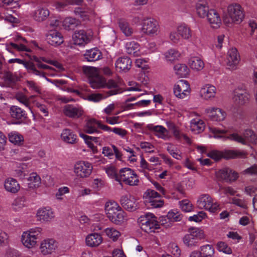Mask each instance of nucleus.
<instances>
[{
  "label": "nucleus",
  "instance_id": "57",
  "mask_svg": "<svg viewBox=\"0 0 257 257\" xmlns=\"http://www.w3.org/2000/svg\"><path fill=\"white\" fill-rule=\"evenodd\" d=\"M207 217L206 213L203 211H199L197 214L188 217L189 221H194L197 223L200 222L202 220Z\"/></svg>",
  "mask_w": 257,
  "mask_h": 257
},
{
  "label": "nucleus",
  "instance_id": "40",
  "mask_svg": "<svg viewBox=\"0 0 257 257\" xmlns=\"http://www.w3.org/2000/svg\"><path fill=\"white\" fill-rule=\"evenodd\" d=\"M176 30L180 37L184 40H188L192 37L191 29L184 23L178 25L176 27Z\"/></svg>",
  "mask_w": 257,
  "mask_h": 257
},
{
  "label": "nucleus",
  "instance_id": "11",
  "mask_svg": "<svg viewBox=\"0 0 257 257\" xmlns=\"http://www.w3.org/2000/svg\"><path fill=\"white\" fill-rule=\"evenodd\" d=\"M141 228L146 232H154L155 230L160 228V224L157 217L152 213L146 214L144 219L141 220Z\"/></svg>",
  "mask_w": 257,
  "mask_h": 257
},
{
  "label": "nucleus",
  "instance_id": "49",
  "mask_svg": "<svg viewBox=\"0 0 257 257\" xmlns=\"http://www.w3.org/2000/svg\"><path fill=\"white\" fill-rule=\"evenodd\" d=\"M166 124L175 139L176 140L180 141L182 139V133L179 127L171 122H167Z\"/></svg>",
  "mask_w": 257,
  "mask_h": 257
},
{
  "label": "nucleus",
  "instance_id": "42",
  "mask_svg": "<svg viewBox=\"0 0 257 257\" xmlns=\"http://www.w3.org/2000/svg\"><path fill=\"white\" fill-rule=\"evenodd\" d=\"M8 138L11 143L17 146L22 145L24 142L23 135L17 131H12L9 133Z\"/></svg>",
  "mask_w": 257,
  "mask_h": 257
},
{
  "label": "nucleus",
  "instance_id": "10",
  "mask_svg": "<svg viewBox=\"0 0 257 257\" xmlns=\"http://www.w3.org/2000/svg\"><path fill=\"white\" fill-rule=\"evenodd\" d=\"M93 169L92 164L86 161H78L73 166V172L75 176L80 179L89 177Z\"/></svg>",
  "mask_w": 257,
  "mask_h": 257
},
{
  "label": "nucleus",
  "instance_id": "24",
  "mask_svg": "<svg viewBox=\"0 0 257 257\" xmlns=\"http://www.w3.org/2000/svg\"><path fill=\"white\" fill-rule=\"evenodd\" d=\"M205 18L211 28L218 29L221 26L222 24L221 17L216 10L210 9Z\"/></svg>",
  "mask_w": 257,
  "mask_h": 257
},
{
  "label": "nucleus",
  "instance_id": "22",
  "mask_svg": "<svg viewBox=\"0 0 257 257\" xmlns=\"http://www.w3.org/2000/svg\"><path fill=\"white\" fill-rule=\"evenodd\" d=\"M240 57L237 50L235 48H230L227 55V67L231 70H234L237 69L239 64Z\"/></svg>",
  "mask_w": 257,
  "mask_h": 257
},
{
  "label": "nucleus",
  "instance_id": "51",
  "mask_svg": "<svg viewBox=\"0 0 257 257\" xmlns=\"http://www.w3.org/2000/svg\"><path fill=\"white\" fill-rule=\"evenodd\" d=\"M118 26L122 33L127 37L131 36L133 33V29L129 24L124 20H119Z\"/></svg>",
  "mask_w": 257,
  "mask_h": 257
},
{
  "label": "nucleus",
  "instance_id": "61",
  "mask_svg": "<svg viewBox=\"0 0 257 257\" xmlns=\"http://www.w3.org/2000/svg\"><path fill=\"white\" fill-rule=\"evenodd\" d=\"M140 147L142 150L147 153H153L155 152V147L151 143L147 142H142L140 143Z\"/></svg>",
  "mask_w": 257,
  "mask_h": 257
},
{
  "label": "nucleus",
  "instance_id": "28",
  "mask_svg": "<svg viewBox=\"0 0 257 257\" xmlns=\"http://www.w3.org/2000/svg\"><path fill=\"white\" fill-rule=\"evenodd\" d=\"M46 40L49 44L54 46L60 45L63 42L62 34L55 30H51L48 32Z\"/></svg>",
  "mask_w": 257,
  "mask_h": 257
},
{
  "label": "nucleus",
  "instance_id": "5",
  "mask_svg": "<svg viewBox=\"0 0 257 257\" xmlns=\"http://www.w3.org/2000/svg\"><path fill=\"white\" fill-rule=\"evenodd\" d=\"M142 33L149 37L157 36L160 32V27L158 21L152 17H147L142 22Z\"/></svg>",
  "mask_w": 257,
  "mask_h": 257
},
{
  "label": "nucleus",
  "instance_id": "52",
  "mask_svg": "<svg viewBox=\"0 0 257 257\" xmlns=\"http://www.w3.org/2000/svg\"><path fill=\"white\" fill-rule=\"evenodd\" d=\"M78 24V21L76 19L71 17H67L63 21V26L67 30L74 29Z\"/></svg>",
  "mask_w": 257,
  "mask_h": 257
},
{
  "label": "nucleus",
  "instance_id": "26",
  "mask_svg": "<svg viewBox=\"0 0 257 257\" xmlns=\"http://www.w3.org/2000/svg\"><path fill=\"white\" fill-rule=\"evenodd\" d=\"M74 14L84 21H89L95 18L96 13L94 9L87 8L86 10L80 7L76 8Z\"/></svg>",
  "mask_w": 257,
  "mask_h": 257
},
{
  "label": "nucleus",
  "instance_id": "58",
  "mask_svg": "<svg viewBox=\"0 0 257 257\" xmlns=\"http://www.w3.org/2000/svg\"><path fill=\"white\" fill-rule=\"evenodd\" d=\"M167 217L171 221H179L182 219V215L177 210L169 211L167 215Z\"/></svg>",
  "mask_w": 257,
  "mask_h": 257
},
{
  "label": "nucleus",
  "instance_id": "43",
  "mask_svg": "<svg viewBox=\"0 0 257 257\" xmlns=\"http://www.w3.org/2000/svg\"><path fill=\"white\" fill-rule=\"evenodd\" d=\"M175 74L179 77H186L189 74L190 70L185 64H177L174 67Z\"/></svg>",
  "mask_w": 257,
  "mask_h": 257
},
{
  "label": "nucleus",
  "instance_id": "37",
  "mask_svg": "<svg viewBox=\"0 0 257 257\" xmlns=\"http://www.w3.org/2000/svg\"><path fill=\"white\" fill-rule=\"evenodd\" d=\"M125 49L127 54L134 56H139L142 54L140 45L135 41L127 42L125 44Z\"/></svg>",
  "mask_w": 257,
  "mask_h": 257
},
{
  "label": "nucleus",
  "instance_id": "17",
  "mask_svg": "<svg viewBox=\"0 0 257 257\" xmlns=\"http://www.w3.org/2000/svg\"><path fill=\"white\" fill-rule=\"evenodd\" d=\"M190 90V85L185 80H180L179 82L175 84L173 87L175 96L179 99H184L187 97L189 95Z\"/></svg>",
  "mask_w": 257,
  "mask_h": 257
},
{
  "label": "nucleus",
  "instance_id": "47",
  "mask_svg": "<svg viewBox=\"0 0 257 257\" xmlns=\"http://www.w3.org/2000/svg\"><path fill=\"white\" fill-rule=\"evenodd\" d=\"M10 114L12 117L17 119L24 118L26 117L25 111L17 106H12L11 107Z\"/></svg>",
  "mask_w": 257,
  "mask_h": 257
},
{
  "label": "nucleus",
  "instance_id": "55",
  "mask_svg": "<svg viewBox=\"0 0 257 257\" xmlns=\"http://www.w3.org/2000/svg\"><path fill=\"white\" fill-rule=\"evenodd\" d=\"M104 170L108 177L111 179H114L117 181L118 178V174H117L115 168L111 165L106 166Z\"/></svg>",
  "mask_w": 257,
  "mask_h": 257
},
{
  "label": "nucleus",
  "instance_id": "44",
  "mask_svg": "<svg viewBox=\"0 0 257 257\" xmlns=\"http://www.w3.org/2000/svg\"><path fill=\"white\" fill-rule=\"evenodd\" d=\"M117 93L116 90L110 91L107 95H104L101 93H92L88 95L86 99L94 102H98L105 99L108 96L113 95Z\"/></svg>",
  "mask_w": 257,
  "mask_h": 257
},
{
  "label": "nucleus",
  "instance_id": "64",
  "mask_svg": "<svg viewBox=\"0 0 257 257\" xmlns=\"http://www.w3.org/2000/svg\"><path fill=\"white\" fill-rule=\"evenodd\" d=\"M34 105L39 109V110L44 114L45 116L49 115L48 107L46 105L42 104L37 100L34 101Z\"/></svg>",
  "mask_w": 257,
  "mask_h": 257
},
{
  "label": "nucleus",
  "instance_id": "14",
  "mask_svg": "<svg viewBox=\"0 0 257 257\" xmlns=\"http://www.w3.org/2000/svg\"><path fill=\"white\" fill-rule=\"evenodd\" d=\"M99 128L105 132L111 131V127L101 123L100 121L94 118L87 120L83 126V131L87 134H93L99 133L97 128Z\"/></svg>",
  "mask_w": 257,
  "mask_h": 257
},
{
  "label": "nucleus",
  "instance_id": "31",
  "mask_svg": "<svg viewBox=\"0 0 257 257\" xmlns=\"http://www.w3.org/2000/svg\"><path fill=\"white\" fill-rule=\"evenodd\" d=\"M61 139L64 142L69 144H75L78 142L77 135L69 128L63 130L61 134Z\"/></svg>",
  "mask_w": 257,
  "mask_h": 257
},
{
  "label": "nucleus",
  "instance_id": "2",
  "mask_svg": "<svg viewBox=\"0 0 257 257\" xmlns=\"http://www.w3.org/2000/svg\"><path fill=\"white\" fill-rule=\"evenodd\" d=\"M244 18V9L239 4L232 3L227 6L226 15L224 18V23L227 27L240 24Z\"/></svg>",
  "mask_w": 257,
  "mask_h": 257
},
{
  "label": "nucleus",
  "instance_id": "27",
  "mask_svg": "<svg viewBox=\"0 0 257 257\" xmlns=\"http://www.w3.org/2000/svg\"><path fill=\"white\" fill-rule=\"evenodd\" d=\"M5 190L12 194H16L20 190V185L18 181L12 177H8L4 182Z\"/></svg>",
  "mask_w": 257,
  "mask_h": 257
},
{
  "label": "nucleus",
  "instance_id": "20",
  "mask_svg": "<svg viewBox=\"0 0 257 257\" xmlns=\"http://www.w3.org/2000/svg\"><path fill=\"white\" fill-rule=\"evenodd\" d=\"M147 127L159 139H161L165 141H168L171 139L172 137L169 131L163 125H155L153 124H148Z\"/></svg>",
  "mask_w": 257,
  "mask_h": 257
},
{
  "label": "nucleus",
  "instance_id": "6",
  "mask_svg": "<svg viewBox=\"0 0 257 257\" xmlns=\"http://www.w3.org/2000/svg\"><path fill=\"white\" fill-rule=\"evenodd\" d=\"M204 231L198 227H192L189 229L188 233L183 237L184 243L189 247L197 245L199 240L204 238Z\"/></svg>",
  "mask_w": 257,
  "mask_h": 257
},
{
  "label": "nucleus",
  "instance_id": "7",
  "mask_svg": "<svg viewBox=\"0 0 257 257\" xmlns=\"http://www.w3.org/2000/svg\"><path fill=\"white\" fill-rule=\"evenodd\" d=\"M227 139L243 145H247L249 143L255 144L257 141V136L252 130L247 128L244 131L242 136L233 133L230 134Z\"/></svg>",
  "mask_w": 257,
  "mask_h": 257
},
{
  "label": "nucleus",
  "instance_id": "60",
  "mask_svg": "<svg viewBox=\"0 0 257 257\" xmlns=\"http://www.w3.org/2000/svg\"><path fill=\"white\" fill-rule=\"evenodd\" d=\"M217 250L220 252H223L226 254H231L232 250L231 248L224 242L220 241L217 244Z\"/></svg>",
  "mask_w": 257,
  "mask_h": 257
},
{
  "label": "nucleus",
  "instance_id": "34",
  "mask_svg": "<svg viewBox=\"0 0 257 257\" xmlns=\"http://www.w3.org/2000/svg\"><path fill=\"white\" fill-rule=\"evenodd\" d=\"M115 65L117 71L126 72L131 67L132 61L127 57H120L117 59Z\"/></svg>",
  "mask_w": 257,
  "mask_h": 257
},
{
  "label": "nucleus",
  "instance_id": "62",
  "mask_svg": "<svg viewBox=\"0 0 257 257\" xmlns=\"http://www.w3.org/2000/svg\"><path fill=\"white\" fill-rule=\"evenodd\" d=\"M104 184L103 179L97 178L93 179L91 186L95 191H99L104 186Z\"/></svg>",
  "mask_w": 257,
  "mask_h": 257
},
{
  "label": "nucleus",
  "instance_id": "35",
  "mask_svg": "<svg viewBox=\"0 0 257 257\" xmlns=\"http://www.w3.org/2000/svg\"><path fill=\"white\" fill-rule=\"evenodd\" d=\"M190 127L192 132L198 134L204 131L205 124L203 120L199 118H195L191 120Z\"/></svg>",
  "mask_w": 257,
  "mask_h": 257
},
{
  "label": "nucleus",
  "instance_id": "25",
  "mask_svg": "<svg viewBox=\"0 0 257 257\" xmlns=\"http://www.w3.org/2000/svg\"><path fill=\"white\" fill-rule=\"evenodd\" d=\"M58 242L53 239H47L42 241L40 248L44 255L51 254L58 248Z\"/></svg>",
  "mask_w": 257,
  "mask_h": 257
},
{
  "label": "nucleus",
  "instance_id": "18",
  "mask_svg": "<svg viewBox=\"0 0 257 257\" xmlns=\"http://www.w3.org/2000/svg\"><path fill=\"white\" fill-rule=\"evenodd\" d=\"M249 98V94L245 86H238L234 90L233 100L235 105L238 106L244 105L248 101Z\"/></svg>",
  "mask_w": 257,
  "mask_h": 257
},
{
  "label": "nucleus",
  "instance_id": "56",
  "mask_svg": "<svg viewBox=\"0 0 257 257\" xmlns=\"http://www.w3.org/2000/svg\"><path fill=\"white\" fill-rule=\"evenodd\" d=\"M139 167V170L140 172L143 173L146 171H151L153 170L152 166L149 164L142 156H141Z\"/></svg>",
  "mask_w": 257,
  "mask_h": 257
},
{
  "label": "nucleus",
  "instance_id": "13",
  "mask_svg": "<svg viewBox=\"0 0 257 257\" xmlns=\"http://www.w3.org/2000/svg\"><path fill=\"white\" fill-rule=\"evenodd\" d=\"M62 113L66 117L72 119H78L84 113L82 106L77 104H67L62 108Z\"/></svg>",
  "mask_w": 257,
  "mask_h": 257
},
{
  "label": "nucleus",
  "instance_id": "16",
  "mask_svg": "<svg viewBox=\"0 0 257 257\" xmlns=\"http://www.w3.org/2000/svg\"><path fill=\"white\" fill-rule=\"evenodd\" d=\"M204 113L207 117L212 121H223L227 116L225 111L215 106L207 107L204 110Z\"/></svg>",
  "mask_w": 257,
  "mask_h": 257
},
{
  "label": "nucleus",
  "instance_id": "8",
  "mask_svg": "<svg viewBox=\"0 0 257 257\" xmlns=\"http://www.w3.org/2000/svg\"><path fill=\"white\" fill-rule=\"evenodd\" d=\"M117 181L122 182L126 185L133 186L139 184V179L134 170L125 167L119 170Z\"/></svg>",
  "mask_w": 257,
  "mask_h": 257
},
{
  "label": "nucleus",
  "instance_id": "63",
  "mask_svg": "<svg viewBox=\"0 0 257 257\" xmlns=\"http://www.w3.org/2000/svg\"><path fill=\"white\" fill-rule=\"evenodd\" d=\"M222 151H219L216 150H211L207 154V156L217 161L223 158Z\"/></svg>",
  "mask_w": 257,
  "mask_h": 257
},
{
  "label": "nucleus",
  "instance_id": "21",
  "mask_svg": "<svg viewBox=\"0 0 257 257\" xmlns=\"http://www.w3.org/2000/svg\"><path fill=\"white\" fill-rule=\"evenodd\" d=\"M217 89L215 86L210 83L202 85L200 88L199 94L203 100H209L215 97Z\"/></svg>",
  "mask_w": 257,
  "mask_h": 257
},
{
  "label": "nucleus",
  "instance_id": "9",
  "mask_svg": "<svg viewBox=\"0 0 257 257\" xmlns=\"http://www.w3.org/2000/svg\"><path fill=\"white\" fill-rule=\"evenodd\" d=\"M196 205L198 208L205 209L211 213L215 212L219 207L218 203L208 194L200 195L197 200Z\"/></svg>",
  "mask_w": 257,
  "mask_h": 257
},
{
  "label": "nucleus",
  "instance_id": "29",
  "mask_svg": "<svg viewBox=\"0 0 257 257\" xmlns=\"http://www.w3.org/2000/svg\"><path fill=\"white\" fill-rule=\"evenodd\" d=\"M49 10L40 6H38L36 10L31 12V16L36 21L42 22L45 20L49 16Z\"/></svg>",
  "mask_w": 257,
  "mask_h": 257
},
{
  "label": "nucleus",
  "instance_id": "59",
  "mask_svg": "<svg viewBox=\"0 0 257 257\" xmlns=\"http://www.w3.org/2000/svg\"><path fill=\"white\" fill-rule=\"evenodd\" d=\"M70 189L67 186L59 187L55 193V198L58 201H62L63 199V196L69 193Z\"/></svg>",
  "mask_w": 257,
  "mask_h": 257
},
{
  "label": "nucleus",
  "instance_id": "48",
  "mask_svg": "<svg viewBox=\"0 0 257 257\" xmlns=\"http://www.w3.org/2000/svg\"><path fill=\"white\" fill-rule=\"evenodd\" d=\"M26 199L23 197H17L12 204V209L16 212L21 211L26 206Z\"/></svg>",
  "mask_w": 257,
  "mask_h": 257
},
{
  "label": "nucleus",
  "instance_id": "41",
  "mask_svg": "<svg viewBox=\"0 0 257 257\" xmlns=\"http://www.w3.org/2000/svg\"><path fill=\"white\" fill-rule=\"evenodd\" d=\"M223 158L226 159L243 158L245 156L243 152L236 150H224L222 151Z\"/></svg>",
  "mask_w": 257,
  "mask_h": 257
},
{
  "label": "nucleus",
  "instance_id": "32",
  "mask_svg": "<svg viewBox=\"0 0 257 257\" xmlns=\"http://www.w3.org/2000/svg\"><path fill=\"white\" fill-rule=\"evenodd\" d=\"M188 64L190 69L194 72H199L204 67L203 60L199 56H191L188 60Z\"/></svg>",
  "mask_w": 257,
  "mask_h": 257
},
{
  "label": "nucleus",
  "instance_id": "3",
  "mask_svg": "<svg viewBox=\"0 0 257 257\" xmlns=\"http://www.w3.org/2000/svg\"><path fill=\"white\" fill-rule=\"evenodd\" d=\"M84 73L88 77L89 83L93 89H99L105 86L106 80L100 75L99 69L91 66H84Z\"/></svg>",
  "mask_w": 257,
  "mask_h": 257
},
{
  "label": "nucleus",
  "instance_id": "33",
  "mask_svg": "<svg viewBox=\"0 0 257 257\" xmlns=\"http://www.w3.org/2000/svg\"><path fill=\"white\" fill-rule=\"evenodd\" d=\"M103 241L102 236L98 233H91L86 236L85 243L87 246L94 247L99 246Z\"/></svg>",
  "mask_w": 257,
  "mask_h": 257
},
{
  "label": "nucleus",
  "instance_id": "23",
  "mask_svg": "<svg viewBox=\"0 0 257 257\" xmlns=\"http://www.w3.org/2000/svg\"><path fill=\"white\" fill-rule=\"evenodd\" d=\"M55 217V213L50 207L40 208L37 211L36 217L41 222H48L52 220Z\"/></svg>",
  "mask_w": 257,
  "mask_h": 257
},
{
  "label": "nucleus",
  "instance_id": "45",
  "mask_svg": "<svg viewBox=\"0 0 257 257\" xmlns=\"http://www.w3.org/2000/svg\"><path fill=\"white\" fill-rule=\"evenodd\" d=\"M166 145L167 151L174 158L177 160H181L182 158V152L174 145L168 143L166 144Z\"/></svg>",
  "mask_w": 257,
  "mask_h": 257
},
{
  "label": "nucleus",
  "instance_id": "54",
  "mask_svg": "<svg viewBox=\"0 0 257 257\" xmlns=\"http://www.w3.org/2000/svg\"><path fill=\"white\" fill-rule=\"evenodd\" d=\"M105 235L113 240H117L120 235V232L114 227H107L104 230Z\"/></svg>",
  "mask_w": 257,
  "mask_h": 257
},
{
  "label": "nucleus",
  "instance_id": "12",
  "mask_svg": "<svg viewBox=\"0 0 257 257\" xmlns=\"http://www.w3.org/2000/svg\"><path fill=\"white\" fill-rule=\"evenodd\" d=\"M146 203L153 208H160L163 206L164 202L160 195L152 189H147L143 195Z\"/></svg>",
  "mask_w": 257,
  "mask_h": 257
},
{
  "label": "nucleus",
  "instance_id": "1",
  "mask_svg": "<svg viewBox=\"0 0 257 257\" xmlns=\"http://www.w3.org/2000/svg\"><path fill=\"white\" fill-rule=\"evenodd\" d=\"M104 209L107 217L114 224L121 225L128 220L126 213L115 201L107 202Z\"/></svg>",
  "mask_w": 257,
  "mask_h": 257
},
{
  "label": "nucleus",
  "instance_id": "36",
  "mask_svg": "<svg viewBox=\"0 0 257 257\" xmlns=\"http://www.w3.org/2000/svg\"><path fill=\"white\" fill-rule=\"evenodd\" d=\"M196 14L201 18H205L210 11L208 3L206 1H200L195 6Z\"/></svg>",
  "mask_w": 257,
  "mask_h": 257
},
{
  "label": "nucleus",
  "instance_id": "30",
  "mask_svg": "<svg viewBox=\"0 0 257 257\" xmlns=\"http://www.w3.org/2000/svg\"><path fill=\"white\" fill-rule=\"evenodd\" d=\"M41 185L40 176L36 172L31 173L27 178V185L30 190H35Z\"/></svg>",
  "mask_w": 257,
  "mask_h": 257
},
{
  "label": "nucleus",
  "instance_id": "39",
  "mask_svg": "<svg viewBox=\"0 0 257 257\" xmlns=\"http://www.w3.org/2000/svg\"><path fill=\"white\" fill-rule=\"evenodd\" d=\"M11 166L15 172V175L21 178H23L26 176V170L28 168V165L26 163H19L12 162Z\"/></svg>",
  "mask_w": 257,
  "mask_h": 257
},
{
  "label": "nucleus",
  "instance_id": "15",
  "mask_svg": "<svg viewBox=\"0 0 257 257\" xmlns=\"http://www.w3.org/2000/svg\"><path fill=\"white\" fill-rule=\"evenodd\" d=\"M93 37L91 31L87 32L84 30L76 31L72 36L73 44L80 47H84L89 43Z\"/></svg>",
  "mask_w": 257,
  "mask_h": 257
},
{
  "label": "nucleus",
  "instance_id": "19",
  "mask_svg": "<svg viewBox=\"0 0 257 257\" xmlns=\"http://www.w3.org/2000/svg\"><path fill=\"white\" fill-rule=\"evenodd\" d=\"M121 206L126 210L134 211L138 208L137 199L130 194L123 195L120 198Z\"/></svg>",
  "mask_w": 257,
  "mask_h": 257
},
{
  "label": "nucleus",
  "instance_id": "38",
  "mask_svg": "<svg viewBox=\"0 0 257 257\" xmlns=\"http://www.w3.org/2000/svg\"><path fill=\"white\" fill-rule=\"evenodd\" d=\"M84 57L87 61L93 62L100 59L102 54L99 49L95 48L86 50Z\"/></svg>",
  "mask_w": 257,
  "mask_h": 257
},
{
  "label": "nucleus",
  "instance_id": "53",
  "mask_svg": "<svg viewBox=\"0 0 257 257\" xmlns=\"http://www.w3.org/2000/svg\"><path fill=\"white\" fill-rule=\"evenodd\" d=\"M179 204L181 210L184 212H191L194 210V206L191 201L188 199L180 201Z\"/></svg>",
  "mask_w": 257,
  "mask_h": 257
},
{
  "label": "nucleus",
  "instance_id": "50",
  "mask_svg": "<svg viewBox=\"0 0 257 257\" xmlns=\"http://www.w3.org/2000/svg\"><path fill=\"white\" fill-rule=\"evenodd\" d=\"M199 251L203 257H213L214 254V248L211 244H205L199 248Z\"/></svg>",
  "mask_w": 257,
  "mask_h": 257
},
{
  "label": "nucleus",
  "instance_id": "4",
  "mask_svg": "<svg viewBox=\"0 0 257 257\" xmlns=\"http://www.w3.org/2000/svg\"><path fill=\"white\" fill-rule=\"evenodd\" d=\"M42 231L41 228L35 227L24 231L21 236L22 244L28 249L35 247L37 244V240L40 237Z\"/></svg>",
  "mask_w": 257,
  "mask_h": 257
},
{
  "label": "nucleus",
  "instance_id": "46",
  "mask_svg": "<svg viewBox=\"0 0 257 257\" xmlns=\"http://www.w3.org/2000/svg\"><path fill=\"white\" fill-rule=\"evenodd\" d=\"M165 59L167 61L173 62L178 60L181 55L177 49H170L164 54Z\"/></svg>",
  "mask_w": 257,
  "mask_h": 257
}]
</instances>
